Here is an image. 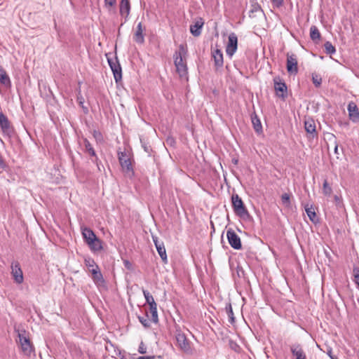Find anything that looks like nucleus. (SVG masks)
Here are the masks:
<instances>
[{"label":"nucleus","mask_w":359,"mask_h":359,"mask_svg":"<svg viewBox=\"0 0 359 359\" xmlns=\"http://www.w3.org/2000/svg\"><path fill=\"white\" fill-rule=\"evenodd\" d=\"M187 49L184 45H180L174 55L175 65L180 77L187 76V67L186 63Z\"/></svg>","instance_id":"nucleus-1"},{"label":"nucleus","mask_w":359,"mask_h":359,"mask_svg":"<svg viewBox=\"0 0 359 359\" xmlns=\"http://www.w3.org/2000/svg\"><path fill=\"white\" fill-rule=\"evenodd\" d=\"M232 205L235 213L240 217L242 219L248 220L250 215L244 206L243 202L241 198L236 194L233 195L231 197Z\"/></svg>","instance_id":"nucleus-2"},{"label":"nucleus","mask_w":359,"mask_h":359,"mask_svg":"<svg viewBox=\"0 0 359 359\" xmlns=\"http://www.w3.org/2000/svg\"><path fill=\"white\" fill-rule=\"evenodd\" d=\"M18 343L25 355H30L34 352V346L25 331L18 333Z\"/></svg>","instance_id":"nucleus-3"},{"label":"nucleus","mask_w":359,"mask_h":359,"mask_svg":"<svg viewBox=\"0 0 359 359\" xmlns=\"http://www.w3.org/2000/svg\"><path fill=\"white\" fill-rule=\"evenodd\" d=\"M118 156L123 171L128 175H132L133 170L130 154L125 151H118Z\"/></svg>","instance_id":"nucleus-4"},{"label":"nucleus","mask_w":359,"mask_h":359,"mask_svg":"<svg viewBox=\"0 0 359 359\" xmlns=\"http://www.w3.org/2000/svg\"><path fill=\"white\" fill-rule=\"evenodd\" d=\"M238 47V38L235 33H231L228 37V42L226 46V53L229 57H232L236 53Z\"/></svg>","instance_id":"nucleus-5"},{"label":"nucleus","mask_w":359,"mask_h":359,"mask_svg":"<svg viewBox=\"0 0 359 359\" xmlns=\"http://www.w3.org/2000/svg\"><path fill=\"white\" fill-rule=\"evenodd\" d=\"M274 89L278 97L284 98L287 95V86L280 77L273 79Z\"/></svg>","instance_id":"nucleus-6"},{"label":"nucleus","mask_w":359,"mask_h":359,"mask_svg":"<svg viewBox=\"0 0 359 359\" xmlns=\"http://www.w3.org/2000/svg\"><path fill=\"white\" fill-rule=\"evenodd\" d=\"M226 237L230 245L236 249L240 250L242 248L241 241L240 237L232 229H229L226 231Z\"/></svg>","instance_id":"nucleus-7"},{"label":"nucleus","mask_w":359,"mask_h":359,"mask_svg":"<svg viewBox=\"0 0 359 359\" xmlns=\"http://www.w3.org/2000/svg\"><path fill=\"white\" fill-rule=\"evenodd\" d=\"M11 274L15 281L20 284L23 282L24 278L22 271L20 267V264L18 262H13L11 264Z\"/></svg>","instance_id":"nucleus-8"},{"label":"nucleus","mask_w":359,"mask_h":359,"mask_svg":"<svg viewBox=\"0 0 359 359\" xmlns=\"http://www.w3.org/2000/svg\"><path fill=\"white\" fill-rule=\"evenodd\" d=\"M176 340L179 347L184 352H189L191 350L190 344L184 334L178 332L176 335Z\"/></svg>","instance_id":"nucleus-9"},{"label":"nucleus","mask_w":359,"mask_h":359,"mask_svg":"<svg viewBox=\"0 0 359 359\" xmlns=\"http://www.w3.org/2000/svg\"><path fill=\"white\" fill-rule=\"evenodd\" d=\"M287 70L291 74H295L297 72V60L294 55L287 54Z\"/></svg>","instance_id":"nucleus-10"},{"label":"nucleus","mask_w":359,"mask_h":359,"mask_svg":"<svg viewBox=\"0 0 359 359\" xmlns=\"http://www.w3.org/2000/svg\"><path fill=\"white\" fill-rule=\"evenodd\" d=\"M152 239L156 246V250L164 262H167V255L163 243L159 242L156 236H152Z\"/></svg>","instance_id":"nucleus-11"},{"label":"nucleus","mask_w":359,"mask_h":359,"mask_svg":"<svg viewBox=\"0 0 359 359\" xmlns=\"http://www.w3.org/2000/svg\"><path fill=\"white\" fill-rule=\"evenodd\" d=\"M108 62L111 69V71L113 72L114 79L116 82H118L122 78L121 67L120 65L117 62V61L108 60Z\"/></svg>","instance_id":"nucleus-12"},{"label":"nucleus","mask_w":359,"mask_h":359,"mask_svg":"<svg viewBox=\"0 0 359 359\" xmlns=\"http://www.w3.org/2000/svg\"><path fill=\"white\" fill-rule=\"evenodd\" d=\"M144 29H145L143 27L142 22H139L137 25L133 36L134 41L137 43L142 44L144 42Z\"/></svg>","instance_id":"nucleus-13"},{"label":"nucleus","mask_w":359,"mask_h":359,"mask_svg":"<svg viewBox=\"0 0 359 359\" xmlns=\"http://www.w3.org/2000/svg\"><path fill=\"white\" fill-rule=\"evenodd\" d=\"M349 118L353 122L359 121V111L356 104L351 102L348 105Z\"/></svg>","instance_id":"nucleus-14"},{"label":"nucleus","mask_w":359,"mask_h":359,"mask_svg":"<svg viewBox=\"0 0 359 359\" xmlns=\"http://www.w3.org/2000/svg\"><path fill=\"white\" fill-rule=\"evenodd\" d=\"M212 58L214 60L215 66L216 68H220L223 66V54L219 49H215L212 53Z\"/></svg>","instance_id":"nucleus-15"},{"label":"nucleus","mask_w":359,"mask_h":359,"mask_svg":"<svg viewBox=\"0 0 359 359\" xmlns=\"http://www.w3.org/2000/svg\"><path fill=\"white\" fill-rule=\"evenodd\" d=\"M87 245L93 252L100 251L102 249V241L97 236L88 241Z\"/></svg>","instance_id":"nucleus-16"},{"label":"nucleus","mask_w":359,"mask_h":359,"mask_svg":"<svg viewBox=\"0 0 359 359\" xmlns=\"http://www.w3.org/2000/svg\"><path fill=\"white\" fill-rule=\"evenodd\" d=\"M203 25L202 19L198 20L194 25H191L190 32L194 36H198L201 33V29Z\"/></svg>","instance_id":"nucleus-17"},{"label":"nucleus","mask_w":359,"mask_h":359,"mask_svg":"<svg viewBox=\"0 0 359 359\" xmlns=\"http://www.w3.org/2000/svg\"><path fill=\"white\" fill-rule=\"evenodd\" d=\"M290 350H291L292 355L295 357V359L301 358L302 357L306 356V354H305L303 348L299 344H294V345L291 346Z\"/></svg>","instance_id":"nucleus-18"},{"label":"nucleus","mask_w":359,"mask_h":359,"mask_svg":"<svg viewBox=\"0 0 359 359\" xmlns=\"http://www.w3.org/2000/svg\"><path fill=\"white\" fill-rule=\"evenodd\" d=\"M130 6L128 0H121L120 3V13L127 18L130 13Z\"/></svg>","instance_id":"nucleus-19"},{"label":"nucleus","mask_w":359,"mask_h":359,"mask_svg":"<svg viewBox=\"0 0 359 359\" xmlns=\"http://www.w3.org/2000/svg\"><path fill=\"white\" fill-rule=\"evenodd\" d=\"M0 82L6 88L11 86V82L6 72L3 68L0 67Z\"/></svg>","instance_id":"nucleus-20"},{"label":"nucleus","mask_w":359,"mask_h":359,"mask_svg":"<svg viewBox=\"0 0 359 359\" xmlns=\"http://www.w3.org/2000/svg\"><path fill=\"white\" fill-rule=\"evenodd\" d=\"M82 236L86 243H87L88 241H91L93 238H95L96 235L94 232L88 227H83L81 229Z\"/></svg>","instance_id":"nucleus-21"},{"label":"nucleus","mask_w":359,"mask_h":359,"mask_svg":"<svg viewBox=\"0 0 359 359\" xmlns=\"http://www.w3.org/2000/svg\"><path fill=\"white\" fill-rule=\"evenodd\" d=\"M0 126L4 133H8L10 130V123L7 118V117L3 114H0Z\"/></svg>","instance_id":"nucleus-22"},{"label":"nucleus","mask_w":359,"mask_h":359,"mask_svg":"<svg viewBox=\"0 0 359 359\" xmlns=\"http://www.w3.org/2000/svg\"><path fill=\"white\" fill-rule=\"evenodd\" d=\"M251 119L255 130L257 133L261 134L262 133V126L260 120L256 114L252 115Z\"/></svg>","instance_id":"nucleus-23"},{"label":"nucleus","mask_w":359,"mask_h":359,"mask_svg":"<svg viewBox=\"0 0 359 359\" xmlns=\"http://www.w3.org/2000/svg\"><path fill=\"white\" fill-rule=\"evenodd\" d=\"M305 211H306L309 218L310 219V220L314 223L316 222V221H317L316 214L313 207L312 205H309V204H307L305 206Z\"/></svg>","instance_id":"nucleus-24"},{"label":"nucleus","mask_w":359,"mask_h":359,"mask_svg":"<svg viewBox=\"0 0 359 359\" xmlns=\"http://www.w3.org/2000/svg\"><path fill=\"white\" fill-rule=\"evenodd\" d=\"M305 130L308 133L313 134L316 132V125L313 119H307L304 123Z\"/></svg>","instance_id":"nucleus-25"},{"label":"nucleus","mask_w":359,"mask_h":359,"mask_svg":"<svg viewBox=\"0 0 359 359\" xmlns=\"http://www.w3.org/2000/svg\"><path fill=\"white\" fill-rule=\"evenodd\" d=\"M291 195L287 193H284L281 196V203L285 208H291Z\"/></svg>","instance_id":"nucleus-26"},{"label":"nucleus","mask_w":359,"mask_h":359,"mask_svg":"<svg viewBox=\"0 0 359 359\" xmlns=\"http://www.w3.org/2000/svg\"><path fill=\"white\" fill-rule=\"evenodd\" d=\"M310 37L313 41L319 40L320 38V34L319 30L316 26H311L310 28Z\"/></svg>","instance_id":"nucleus-27"},{"label":"nucleus","mask_w":359,"mask_h":359,"mask_svg":"<svg viewBox=\"0 0 359 359\" xmlns=\"http://www.w3.org/2000/svg\"><path fill=\"white\" fill-rule=\"evenodd\" d=\"M92 278L93 279V281L97 286L103 285L104 279L100 271L95 273V274L92 275Z\"/></svg>","instance_id":"nucleus-28"},{"label":"nucleus","mask_w":359,"mask_h":359,"mask_svg":"<svg viewBox=\"0 0 359 359\" xmlns=\"http://www.w3.org/2000/svg\"><path fill=\"white\" fill-rule=\"evenodd\" d=\"M150 312L151 313L152 320L154 323L158 322L157 304H153L149 306Z\"/></svg>","instance_id":"nucleus-29"},{"label":"nucleus","mask_w":359,"mask_h":359,"mask_svg":"<svg viewBox=\"0 0 359 359\" xmlns=\"http://www.w3.org/2000/svg\"><path fill=\"white\" fill-rule=\"evenodd\" d=\"M143 294L146 299L147 303L150 306L153 304H156L153 296L147 290H143Z\"/></svg>","instance_id":"nucleus-30"},{"label":"nucleus","mask_w":359,"mask_h":359,"mask_svg":"<svg viewBox=\"0 0 359 359\" xmlns=\"http://www.w3.org/2000/svg\"><path fill=\"white\" fill-rule=\"evenodd\" d=\"M85 265L87 267V269L89 270L93 268H96V266H97L94 259H93L90 257H86L84 259Z\"/></svg>","instance_id":"nucleus-31"},{"label":"nucleus","mask_w":359,"mask_h":359,"mask_svg":"<svg viewBox=\"0 0 359 359\" xmlns=\"http://www.w3.org/2000/svg\"><path fill=\"white\" fill-rule=\"evenodd\" d=\"M325 50L327 54H333L336 52L335 48L330 41H327L324 44Z\"/></svg>","instance_id":"nucleus-32"},{"label":"nucleus","mask_w":359,"mask_h":359,"mask_svg":"<svg viewBox=\"0 0 359 359\" xmlns=\"http://www.w3.org/2000/svg\"><path fill=\"white\" fill-rule=\"evenodd\" d=\"M323 192L325 196H330L332 194V188L328 184L327 180H325L323 183Z\"/></svg>","instance_id":"nucleus-33"},{"label":"nucleus","mask_w":359,"mask_h":359,"mask_svg":"<svg viewBox=\"0 0 359 359\" xmlns=\"http://www.w3.org/2000/svg\"><path fill=\"white\" fill-rule=\"evenodd\" d=\"M85 148H86V151L90 155H91V156H95V152L92 145L86 140H85Z\"/></svg>","instance_id":"nucleus-34"},{"label":"nucleus","mask_w":359,"mask_h":359,"mask_svg":"<svg viewBox=\"0 0 359 359\" xmlns=\"http://www.w3.org/2000/svg\"><path fill=\"white\" fill-rule=\"evenodd\" d=\"M312 80H313V84L316 86V87H319L321 84V81H322V79L320 76L316 74H313L312 75Z\"/></svg>","instance_id":"nucleus-35"},{"label":"nucleus","mask_w":359,"mask_h":359,"mask_svg":"<svg viewBox=\"0 0 359 359\" xmlns=\"http://www.w3.org/2000/svg\"><path fill=\"white\" fill-rule=\"evenodd\" d=\"M138 351H139V353H140L142 354H144L147 352V347L143 342L140 343L139 348H138Z\"/></svg>","instance_id":"nucleus-36"},{"label":"nucleus","mask_w":359,"mask_h":359,"mask_svg":"<svg viewBox=\"0 0 359 359\" xmlns=\"http://www.w3.org/2000/svg\"><path fill=\"white\" fill-rule=\"evenodd\" d=\"M77 102H79V104L84 109L83 103H84V98L81 95H79L77 96Z\"/></svg>","instance_id":"nucleus-37"},{"label":"nucleus","mask_w":359,"mask_h":359,"mask_svg":"<svg viewBox=\"0 0 359 359\" xmlns=\"http://www.w3.org/2000/svg\"><path fill=\"white\" fill-rule=\"evenodd\" d=\"M106 6L112 7L116 4V0H104Z\"/></svg>","instance_id":"nucleus-38"},{"label":"nucleus","mask_w":359,"mask_h":359,"mask_svg":"<svg viewBox=\"0 0 359 359\" xmlns=\"http://www.w3.org/2000/svg\"><path fill=\"white\" fill-rule=\"evenodd\" d=\"M139 320L140 323L144 326V327H149V322L147 319H144V318L139 317Z\"/></svg>","instance_id":"nucleus-39"},{"label":"nucleus","mask_w":359,"mask_h":359,"mask_svg":"<svg viewBox=\"0 0 359 359\" xmlns=\"http://www.w3.org/2000/svg\"><path fill=\"white\" fill-rule=\"evenodd\" d=\"M272 3L277 7H279L283 5V0H271Z\"/></svg>","instance_id":"nucleus-40"},{"label":"nucleus","mask_w":359,"mask_h":359,"mask_svg":"<svg viewBox=\"0 0 359 359\" xmlns=\"http://www.w3.org/2000/svg\"><path fill=\"white\" fill-rule=\"evenodd\" d=\"M353 275L354 279L359 277V269L358 268H357V267L353 268Z\"/></svg>","instance_id":"nucleus-41"},{"label":"nucleus","mask_w":359,"mask_h":359,"mask_svg":"<svg viewBox=\"0 0 359 359\" xmlns=\"http://www.w3.org/2000/svg\"><path fill=\"white\" fill-rule=\"evenodd\" d=\"M227 309H228V315L233 320V311H232L231 306L229 305V307L227 308Z\"/></svg>","instance_id":"nucleus-42"},{"label":"nucleus","mask_w":359,"mask_h":359,"mask_svg":"<svg viewBox=\"0 0 359 359\" xmlns=\"http://www.w3.org/2000/svg\"><path fill=\"white\" fill-rule=\"evenodd\" d=\"M88 271L92 273V275L95 274V273H97V272L100 271L98 266H96V268L90 269Z\"/></svg>","instance_id":"nucleus-43"},{"label":"nucleus","mask_w":359,"mask_h":359,"mask_svg":"<svg viewBox=\"0 0 359 359\" xmlns=\"http://www.w3.org/2000/svg\"><path fill=\"white\" fill-rule=\"evenodd\" d=\"M137 359H155L154 356H140Z\"/></svg>","instance_id":"nucleus-44"},{"label":"nucleus","mask_w":359,"mask_h":359,"mask_svg":"<svg viewBox=\"0 0 359 359\" xmlns=\"http://www.w3.org/2000/svg\"><path fill=\"white\" fill-rule=\"evenodd\" d=\"M327 354H328V355L330 357V358H331V359H337L336 356H334V355H333L332 354V351H331V350H329V351H327Z\"/></svg>","instance_id":"nucleus-45"},{"label":"nucleus","mask_w":359,"mask_h":359,"mask_svg":"<svg viewBox=\"0 0 359 359\" xmlns=\"http://www.w3.org/2000/svg\"><path fill=\"white\" fill-rule=\"evenodd\" d=\"M334 153H335L336 154H339V152H338V144H335V147H334Z\"/></svg>","instance_id":"nucleus-46"},{"label":"nucleus","mask_w":359,"mask_h":359,"mask_svg":"<svg viewBox=\"0 0 359 359\" xmlns=\"http://www.w3.org/2000/svg\"><path fill=\"white\" fill-rule=\"evenodd\" d=\"M355 283L358 285L359 287V277L354 279Z\"/></svg>","instance_id":"nucleus-47"},{"label":"nucleus","mask_w":359,"mask_h":359,"mask_svg":"<svg viewBox=\"0 0 359 359\" xmlns=\"http://www.w3.org/2000/svg\"><path fill=\"white\" fill-rule=\"evenodd\" d=\"M124 263H125L126 266L129 268L130 263L128 261H125Z\"/></svg>","instance_id":"nucleus-48"},{"label":"nucleus","mask_w":359,"mask_h":359,"mask_svg":"<svg viewBox=\"0 0 359 359\" xmlns=\"http://www.w3.org/2000/svg\"><path fill=\"white\" fill-rule=\"evenodd\" d=\"M306 356H305V357H302V358H296V359H306Z\"/></svg>","instance_id":"nucleus-49"}]
</instances>
